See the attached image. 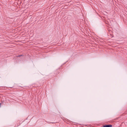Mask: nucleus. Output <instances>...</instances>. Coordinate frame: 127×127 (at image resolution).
Here are the masks:
<instances>
[{
    "label": "nucleus",
    "instance_id": "f257e3e1",
    "mask_svg": "<svg viewBox=\"0 0 127 127\" xmlns=\"http://www.w3.org/2000/svg\"><path fill=\"white\" fill-rule=\"evenodd\" d=\"M112 125H106L103 126V127H112Z\"/></svg>",
    "mask_w": 127,
    "mask_h": 127
},
{
    "label": "nucleus",
    "instance_id": "f03ea898",
    "mask_svg": "<svg viewBox=\"0 0 127 127\" xmlns=\"http://www.w3.org/2000/svg\"><path fill=\"white\" fill-rule=\"evenodd\" d=\"M23 55H19L17 56V57H20V56H23Z\"/></svg>",
    "mask_w": 127,
    "mask_h": 127
},
{
    "label": "nucleus",
    "instance_id": "7ed1b4c3",
    "mask_svg": "<svg viewBox=\"0 0 127 127\" xmlns=\"http://www.w3.org/2000/svg\"><path fill=\"white\" fill-rule=\"evenodd\" d=\"M10 88V87H8V88ZM8 89H9V88H8Z\"/></svg>",
    "mask_w": 127,
    "mask_h": 127
}]
</instances>
